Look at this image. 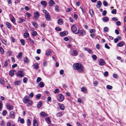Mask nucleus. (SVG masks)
I'll return each mask as SVG.
<instances>
[{"mask_svg": "<svg viewBox=\"0 0 126 126\" xmlns=\"http://www.w3.org/2000/svg\"><path fill=\"white\" fill-rule=\"evenodd\" d=\"M73 52L74 54V55L75 56H77L78 54V52L77 50H74L73 51Z\"/></svg>", "mask_w": 126, "mask_h": 126, "instance_id": "51", "label": "nucleus"}, {"mask_svg": "<svg viewBox=\"0 0 126 126\" xmlns=\"http://www.w3.org/2000/svg\"><path fill=\"white\" fill-rule=\"evenodd\" d=\"M43 12L45 14V15L49 13L46 10H43Z\"/></svg>", "mask_w": 126, "mask_h": 126, "instance_id": "64", "label": "nucleus"}, {"mask_svg": "<svg viewBox=\"0 0 126 126\" xmlns=\"http://www.w3.org/2000/svg\"><path fill=\"white\" fill-rule=\"evenodd\" d=\"M67 34V32L66 31H64L63 32H61L60 33V35L62 36H63L66 35Z\"/></svg>", "mask_w": 126, "mask_h": 126, "instance_id": "9", "label": "nucleus"}, {"mask_svg": "<svg viewBox=\"0 0 126 126\" xmlns=\"http://www.w3.org/2000/svg\"><path fill=\"white\" fill-rule=\"evenodd\" d=\"M45 120L47 122L48 124H49L51 123V120L50 119V118L48 117H46L45 119Z\"/></svg>", "mask_w": 126, "mask_h": 126, "instance_id": "27", "label": "nucleus"}, {"mask_svg": "<svg viewBox=\"0 0 126 126\" xmlns=\"http://www.w3.org/2000/svg\"><path fill=\"white\" fill-rule=\"evenodd\" d=\"M19 119H20V123L22 124H23L24 123V119L23 118L21 119V118L20 117H19Z\"/></svg>", "mask_w": 126, "mask_h": 126, "instance_id": "41", "label": "nucleus"}, {"mask_svg": "<svg viewBox=\"0 0 126 126\" xmlns=\"http://www.w3.org/2000/svg\"><path fill=\"white\" fill-rule=\"evenodd\" d=\"M74 68L75 70H77L80 72L82 73L84 71V67L81 64L76 63L74 64L73 65Z\"/></svg>", "mask_w": 126, "mask_h": 126, "instance_id": "1", "label": "nucleus"}, {"mask_svg": "<svg viewBox=\"0 0 126 126\" xmlns=\"http://www.w3.org/2000/svg\"><path fill=\"white\" fill-rule=\"evenodd\" d=\"M22 53L21 52H20L18 53V54L17 56V58L18 59H20L22 58Z\"/></svg>", "mask_w": 126, "mask_h": 126, "instance_id": "23", "label": "nucleus"}, {"mask_svg": "<svg viewBox=\"0 0 126 126\" xmlns=\"http://www.w3.org/2000/svg\"><path fill=\"white\" fill-rule=\"evenodd\" d=\"M28 80V79L27 78L25 77L24 78L23 80V82L24 83L27 82V81Z\"/></svg>", "mask_w": 126, "mask_h": 126, "instance_id": "48", "label": "nucleus"}, {"mask_svg": "<svg viewBox=\"0 0 126 126\" xmlns=\"http://www.w3.org/2000/svg\"><path fill=\"white\" fill-rule=\"evenodd\" d=\"M54 93L56 94L59 93V90L58 89H56L54 91Z\"/></svg>", "mask_w": 126, "mask_h": 126, "instance_id": "61", "label": "nucleus"}, {"mask_svg": "<svg viewBox=\"0 0 126 126\" xmlns=\"http://www.w3.org/2000/svg\"><path fill=\"white\" fill-rule=\"evenodd\" d=\"M40 115L42 117H44L47 116V114L43 112H41L40 113Z\"/></svg>", "mask_w": 126, "mask_h": 126, "instance_id": "22", "label": "nucleus"}, {"mask_svg": "<svg viewBox=\"0 0 126 126\" xmlns=\"http://www.w3.org/2000/svg\"><path fill=\"white\" fill-rule=\"evenodd\" d=\"M109 30V28L107 27H105L104 28V30L105 32H107Z\"/></svg>", "mask_w": 126, "mask_h": 126, "instance_id": "42", "label": "nucleus"}, {"mask_svg": "<svg viewBox=\"0 0 126 126\" xmlns=\"http://www.w3.org/2000/svg\"><path fill=\"white\" fill-rule=\"evenodd\" d=\"M6 24L8 28L10 29L12 28L9 22H6Z\"/></svg>", "mask_w": 126, "mask_h": 126, "instance_id": "25", "label": "nucleus"}, {"mask_svg": "<svg viewBox=\"0 0 126 126\" xmlns=\"http://www.w3.org/2000/svg\"><path fill=\"white\" fill-rule=\"evenodd\" d=\"M63 22L61 18H59L58 20V24L60 25H61L63 24Z\"/></svg>", "mask_w": 126, "mask_h": 126, "instance_id": "20", "label": "nucleus"}, {"mask_svg": "<svg viewBox=\"0 0 126 126\" xmlns=\"http://www.w3.org/2000/svg\"><path fill=\"white\" fill-rule=\"evenodd\" d=\"M32 24L33 26L35 28H38L37 24L35 22H33Z\"/></svg>", "mask_w": 126, "mask_h": 126, "instance_id": "40", "label": "nucleus"}, {"mask_svg": "<svg viewBox=\"0 0 126 126\" xmlns=\"http://www.w3.org/2000/svg\"><path fill=\"white\" fill-rule=\"evenodd\" d=\"M59 6L58 5H56L55 7V10L56 11L58 12L59 11Z\"/></svg>", "mask_w": 126, "mask_h": 126, "instance_id": "59", "label": "nucleus"}, {"mask_svg": "<svg viewBox=\"0 0 126 126\" xmlns=\"http://www.w3.org/2000/svg\"><path fill=\"white\" fill-rule=\"evenodd\" d=\"M107 88L109 89H111L112 88V87L110 85H108L107 86Z\"/></svg>", "mask_w": 126, "mask_h": 126, "instance_id": "52", "label": "nucleus"}, {"mask_svg": "<svg viewBox=\"0 0 126 126\" xmlns=\"http://www.w3.org/2000/svg\"><path fill=\"white\" fill-rule=\"evenodd\" d=\"M45 18L47 21H50L51 20V18L49 14H48L45 15Z\"/></svg>", "mask_w": 126, "mask_h": 126, "instance_id": "6", "label": "nucleus"}, {"mask_svg": "<svg viewBox=\"0 0 126 126\" xmlns=\"http://www.w3.org/2000/svg\"><path fill=\"white\" fill-rule=\"evenodd\" d=\"M42 80L41 78L40 77H38L36 81L37 82H38Z\"/></svg>", "mask_w": 126, "mask_h": 126, "instance_id": "60", "label": "nucleus"}, {"mask_svg": "<svg viewBox=\"0 0 126 126\" xmlns=\"http://www.w3.org/2000/svg\"><path fill=\"white\" fill-rule=\"evenodd\" d=\"M109 18L108 17H105L103 18V20L104 22H107L109 21Z\"/></svg>", "mask_w": 126, "mask_h": 126, "instance_id": "34", "label": "nucleus"}, {"mask_svg": "<svg viewBox=\"0 0 126 126\" xmlns=\"http://www.w3.org/2000/svg\"><path fill=\"white\" fill-rule=\"evenodd\" d=\"M111 13L113 14H115L116 13V10L115 9H113L111 11Z\"/></svg>", "mask_w": 126, "mask_h": 126, "instance_id": "46", "label": "nucleus"}, {"mask_svg": "<svg viewBox=\"0 0 126 126\" xmlns=\"http://www.w3.org/2000/svg\"><path fill=\"white\" fill-rule=\"evenodd\" d=\"M57 100L60 102H62L64 99V96L62 94H60L56 95Z\"/></svg>", "mask_w": 126, "mask_h": 126, "instance_id": "2", "label": "nucleus"}, {"mask_svg": "<svg viewBox=\"0 0 126 126\" xmlns=\"http://www.w3.org/2000/svg\"><path fill=\"white\" fill-rule=\"evenodd\" d=\"M24 35L25 38H27L29 36V34L28 32H26L24 33Z\"/></svg>", "mask_w": 126, "mask_h": 126, "instance_id": "43", "label": "nucleus"}, {"mask_svg": "<svg viewBox=\"0 0 126 126\" xmlns=\"http://www.w3.org/2000/svg\"><path fill=\"white\" fill-rule=\"evenodd\" d=\"M5 83V81L2 79H0V83L1 84L3 85Z\"/></svg>", "mask_w": 126, "mask_h": 126, "instance_id": "35", "label": "nucleus"}, {"mask_svg": "<svg viewBox=\"0 0 126 126\" xmlns=\"http://www.w3.org/2000/svg\"><path fill=\"white\" fill-rule=\"evenodd\" d=\"M125 45L123 42H121L117 44V46L119 47H121Z\"/></svg>", "mask_w": 126, "mask_h": 126, "instance_id": "18", "label": "nucleus"}, {"mask_svg": "<svg viewBox=\"0 0 126 126\" xmlns=\"http://www.w3.org/2000/svg\"><path fill=\"white\" fill-rule=\"evenodd\" d=\"M79 33L80 35L82 36H83L85 34V32L84 31L83 29H82L80 30H79Z\"/></svg>", "mask_w": 126, "mask_h": 126, "instance_id": "7", "label": "nucleus"}, {"mask_svg": "<svg viewBox=\"0 0 126 126\" xmlns=\"http://www.w3.org/2000/svg\"><path fill=\"white\" fill-rule=\"evenodd\" d=\"M38 85L40 88H42L44 87V84L41 81L39 83Z\"/></svg>", "mask_w": 126, "mask_h": 126, "instance_id": "28", "label": "nucleus"}, {"mask_svg": "<svg viewBox=\"0 0 126 126\" xmlns=\"http://www.w3.org/2000/svg\"><path fill=\"white\" fill-rule=\"evenodd\" d=\"M34 68L35 69L37 70L38 68L39 65L37 63H36L33 65Z\"/></svg>", "mask_w": 126, "mask_h": 126, "instance_id": "24", "label": "nucleus"}, {"mask_svg": "<svg viewBox=\"0 0 126 126\" xmlns=\"http://www.w3.org/2000/svg\"><path fill=\"white\" fill-rule=\"evenodd\" d=\"M33 123L34 126H38V122L35 120H33Z\"/></svg>", "mask_w": 126, "mask_h": 126, "instance_id": "26", "label": "nucleus"}, {"mask_svg": "<svg viewBox=\"0 0 126 126\" xmlns=\"http://www.w3.org/2000/svg\"><path fill=\"white\" fill-rule=\"evenodd\" d=\"M81 91L84 93H86L87 89L86 87H83L81 88Z\"/></svg>", "mask_w": 126, "mask_h": 126, "instance_id": "17", "label": "nucleus"}, {"mask_svg": "<svg viewBox=\"0 0 126 126\" xmlns=\"http://www.w3.org/2000/svg\"><path fill=\"white\" fill-rule=\"evenodd\" d=\"M92 58L94 60H95L97 59V57L95 55H94L92 56Z\"/></svg>", "mask_w": 126, "mask_h": 126, "instance_id": "50", "label": "nucleus"}, {"mask_svg": "<svg viewBox=\"0 0 126 126\" xmlns=\"http://www.w3.org/2000/svg\"><path fill=\"white\" fill-rule=\"evenodd\" d=\"M11 21L13 23H14L16 21V19L14 17H13L11 19Z\"/></svg>", "mask_w": 126, "mask_h": 126, "instance_id": "47", "label": "nucleus"}, {"mask_svg": "<svg viewBox=\"0 0 126 126\" xmlns=\"http://www.w3.org/2000/svg\"><path fill=\"white\" fill-rule=\"evenodd\" d=\"M50 49H48L47 50L46 52V55L47 56L50 55Z\"/></svg>", "mask_w": 126, "mask_h": 126, "instance_id": "29", "label": "nucleus"}, {"mask_svg": "<svg viewBox=\"0 0 126 126\" xmlns=\"http://www.w3.org/2000/svg\"><path fill=\"white\" fill-rule=\"evenodd\" d=\"M60 108L62 110H63L64 109V107L63 104H61L60 105Z\"/></svg>", "mask_w": 126, "mask_h": 126, "instance_id": "37", "label": "nucleus"}, {"mask_svg": "<svg viewBox=\"0 0 126 126\" xmlns=\"http://www.w3.org/2000/svg\"><path fill=\"white\" fill-rule=\"evenodd\" d=\"M103 3L104 6H107L108 5V3L106 1H104L103 2Z\"/></svg>", "mask_w": 126, "mask_h": 126, "instance_id": "44", "label": "nucleus"}, {"mask_svg": "<svg viewBox=\"0 0 126 126\" xmlns=\"http://www.w3.org/2000/svg\"><path fill=\"white\" fill-rule=\"evenodd\" d=\"M23 60H24V61L25 62H28L27 58L26 57H25L24 58Z\"/></svg>", "mask_w": 126, "mask_h": 126, "instance_id": "63", "label": "nucleus"}, {"mask_svg": "<svg viewBox=\"0 0 126 126\" xmlns=\"http://www.w3.org/2000/svg\"><path fill=\"white\" fill-rule=\"evenodd\" d=\"M34 16L35 17L34 18V19L36 20V18H38L39 17L40 14L37 12H36L34 13Z\"/></svg>", "mask_w": 126, "mask_h": 126, "instance_id": "10", "label": "nucleus"}, {"mask_svg": "<svg viewBox=\"0 0 126 126\" xmlns=\"http://www.w3.org/2000/svg\"><path fill=\"white\" fill-rule=\"evenodd\" d=\"M55 30L57 31H61V29L58 27H56Z\"/></svg>", "mask_w": 126, "mask_h": 126, "instance_id": "55", "label": "nucleus"}, {"mask_svg": "<svg viewBox=\"0 0 126 126\" xmlns=\"http://www.w3.org/2000/svg\"><path fill=\"white\" fill-rule=\"evenodd\" d=\"M3 107V104H2V101H0V111L1 110V109Z\"/></svg>", "mask_w": 126, "mask_h": 126, "instance_id": "49", "label": "nucleus"}, {"mask_svg": "<svg viewBox=\"0 0 126 126\" xmlns=\"http://www.w3.org/2000/svg\"><path fill=\"white\" fill-rule=\"evenodd\" d=\"M94 11L92 9L89 10V13L91 17H92L93 15Z\"/></svg>", "mask_w": 126, "mask_h": 126, "instance_id": "36", "label": "nucleus"}, {"mask_svg": "<svg viewBox=\"0 0 126 126\" xmlns=\"http://www.w3.org/2000/svg\"><path fill=\"white\" fill-rule=\"evenodd\" d=\"M8 60H6L4 63V65L5 66H7V65H8Z\"/></svg>", "mask_w": 126, "mask_h": 126, "instance_id": "53", "label": "nucleus"}, {"mask_svg": "<svg viewBox=\"0 0 126 126\" xmlns=\"http://www.w3.org/2000/svg\"><path fill=\"white\" fill-rule=\"evenodd\" d=\"M63 112H59L57 113L56 114V115L57 117H60L62 116L63 114Z\"/></svg>", "mask_w": 126, "mask_h": 126, "instance_id": "16", "label": "nucleus"}, {"mask_svg": "<svg viewBox=\"0 0 126 126\" xmlns=\"http://www.w3.org/2000/svg\"><path fill=\"white\" fill-rule=\"evenodd\" d=\"M27 40L30 42V44L31 45H33L34 43V41L33 40H32L30 38H29L27 39Z\"/></svg>", "mask_w": 126, "mask_h": 126, "instance_id": "19", "label": "nucleus"}, {"mask_svg": "<svg viewBox=\"0 0 126 126\" xmlns=\"http://www.w3.org/2000/svg\"><path fill=\"white\" fill-rule=\"evenodd\" d=\"M23 101L25 104L28 103L30 105H31L32 104V102L27 97V95L26 96L23 98Z\"/></svg>", "mask_w": 126, "mask_h": 126, "instance_id": "4", "label": "nucleus"}, {"mask_svg": "<svg viewBox=\"0 0 126 126\" xmlns=\"http://www.w3.org/2000/svg\"><path fill=\"white\" fill-rule=\"evenodd\" d=\"M17 74L18 77H23L24 75L23 71H18L17 72Z\"/></svg>", "mask_w": 126, "mask_h": 126, "instance_id": "5", "label": "nucleus"}, {"mask_svg": "<svg viewBox=\"0 0 126 126\" xmlns=\"http://www.w3.org/2000/svg\"><path fill=\"white\" fill-rule=\"evenodd\" d=\"M107 13V11H106L104 10L102 14V15L103 16H105L106 15V14Z\"/></svg>", "mask_w": 126, "mask_h": 126, "instance_id": "62", "label": "nucleus"}, {"mask_svg": "<svg viewBox=\"0 0 126 126\" xmlns=\"http://www.w3.org/2000/svg\"><path fill=\"white\" fill-rule=\"evenodd\" d=\"M71 29L72 32L75 33L77 34L79 32V29L77 28V27L75 25H72L71 27Z\"/></svg>", "mask_w": 126, "mask_h": 126, "instance_id": "3", "label": "nucleus"}, {"mask_svg": "<svg viewBox=\"0 0 126 126\" xmlns=\"http://www.w3.org/2000/svg\"><path fill=\"white\" fill-rule=\"evenodd\" d=\"M20 42L22 44V45L24 46L25 45V41L23 39H21L20 40Z\"/></svg>", "mask_w": 126, "mask_h": 126, "instance_id": "33", "label": "nucleus"}, {"mask_svg": "<svg viewBox=\"0 0 126 126\" xmlns=\"http://www.w3.org/2000/svg\"><path fill=\"white\" fill-rule=\"evenodd\" d=\"M10 116L11 118L14 119L15 118V112L13 111H11L10 113Z\"/></svg>", "mask_w": 126, "mask_h": 126, "instance_id": "11", "label": "nucleus"}, {"mask_svg": "<svg viewBox=\"0 0 126 126\" xmlns=\"http://www.w3.org/2000/svg\"><path fill=\"white\" fill-rule=\"evenodd\" d=\"M41 4L44 6L46 7L47 5V3L45 1H43L41 2Z\"/></svg>", "mask_w": 126, "mask_h": 126, "instance_id": "21", "label": "nucleus"}, {"mask_svg": "<svg viewBox=\"0 0 126 126\" xmlns=\"http://www.w3.org/2000/svg\"><path fill=\"white\" fill-rule=\"evenodd\" d=\"M27 125L28 126H29L31 124V122L30 120V119H28L27 120Z\"/></svg>", "mask_w": 126, "mask_h": 126, "instance_id": "39", "label": "nucleus"}, {"mask_svg": "<svg viewBox=\"0 0 126 126\" xmlns=\"http://www.w3.org/2000/svg\"><path fill=\"white\" fill-rule=\"evenodd\" d=\"M7 54H8L9 56H11L12 55V52L10 50L8 51L7 52Z\"/></svg>", "mask_w": 126, "mask_h": 126, "instance_id": "38", "label": "nucleus"}, {"mask_svg": "<svg viewBox=\"0 0 126 126\" xmlns=\"http://www.w3.org/2000/svg\"><path fill=\"white\" fill-rule=\"evenodd\" d=\"M51 97L50 96H48L47 98V101L51 102Z\"/></svg>", "mask_w": 126, "mask_h": 126, "instance_id": "57", "label": "nucleus"}, {"mask_svg": "<svg viewBox=\"0 0 126 126\" xmlns=\"http://www.w3.org/2000/svg\"><path fill=\"white\" fill-rule=\"evenodd\" d=\"M7 112L6 110H4L2 112V114L3 116H5L7 113Z\"/></svg>", "mask_w": 126, "mask_h": 126, "instance_id": "58", "label": "nucleus"}, {"mask_svg": "<svg viewBox=\"0 0 126 126\" xmlns=\"http://www.w3.org/2000/svg\"><path fill=\"white\" fill-rule=\"evenodd\" d=\"M41 96V94H37L36 95V98L38 99H40Z\"/></svg>", "mask_w": 126, "mask_h": 126, "instance_id": "56", "label": "nucleus"}, {"mask_svg": "<svg viewBox=\"0 0 126 126\" xmlns=\"http://www.w3.org/2000/svg\"><path fill=\"white\" fill-rule=\"evenodd\" d=\"M14 71L12 69V70L11 71H10L9 72V75H10L11 76H13L14 75Z\"/></svg>", "mask_w": 126, "mask_h": 126, "instance_id": "31", "label": "nucleus"}, {"mask_svg": "<svg viewBox=\"0 0 126 126\" xmlns=\"http://www.w3.org/2000/svg\"><path fill=\"white\" fill-rule=\"evenodd\" d=\"M97 4L96 6L98 8H99L101 6L102 4L101 1H98L97 2Z\"/></svg>", "mask_w": 126, "mask_h": 126, "instance_id": "14", "label": "nucleus"}, {"mask_svg": "<svg viewBox=\"0 0 126 126\" xmlns=\"http://www.w3.org/2000/svg\"><path fill=\"white\" fill-rule=\"evenodd\" d=\"M42 102L41 101H39L37 104V107L39 108L42 105Z\"/></svg>", "mask_w": 126, "mask_h": 126, "instance_id": "30", "label": "nucleus"}, {"mask_svg": "<svg viewBox=\"0 0 126 126\" xmlns=\"http://www.w3.org/2000/svg\"><path fill=\"white\" fill-rule=\"evenodd\" d=\"M49 6H52L55 4L54 1L53 0H50L49 2Z\"/></svg>", "mask_w": 126, "mask_h": 126, "instance_id": "15", "label": "nucleus"}, {"mask_svg": "<svg viewBox=\"0 0 126 126\" xmlns=\"http://www.w3.org/2000/svg\"><path fill=\"white\" fill-rule=\"evenodd\" d=\"M105 63V61L102 59H101L99 61V64L100 65L103 66L104 65Z\"/></svg>", "mask_w": 126, "mask_h": 126, "instance_id": "8", "label": "nucleus"}, {"mask_svg": "<svg viewBox=\"0 0 126 126\" xmlns=\"http://www.w3.org/2000/svg\"><path fill=\"white\" fill-rule=\"evenodd\" d=\"M37 32L35 31L33 32L32 33V34L33 36H35L37 35Z\"/></svg>", "mask_w": 126, "mask_h": 126, "instance_id": "54", "label": "nucleus"}, {"mask_svg": "<svg viewBox=\"0 0 126 126\" xmlns=\"http://www.w3.org/2000/svg\"><path fill=\"white\" fill-rule=\"evenodd\" d=\"M18 19V22L19 23H21L25 21V19L21 17L19 18Z\"/></svg>", "mask_w": 126, "mask_h": 126, "instance_id": "13", "label": "nucleus"}, {"mask_svg": "<svg viewBox=\"0 0 126 126\" xmlns=\"http://www.w3.org/2000/svg\"><path fill=\"white\" fill-rule=\"evenodd\" d=\"M6 106L7 109L10 110H12L13 108V106L9 104H7Z\"/></svg>", "mask_w": 126, "mask_h": 126, "instance_id": "12", "label": "nucleus"}, {"mask_svg": "<svg viewBox=\"0 0 126 126\" xmlns=\"http://www.w3.org/2000/svg\"><path fill=\"white\" fill-rule=\"evenodd\" d=\"M21 81L20 80L16 81L14 83L16 85H18L21 83Z\"/></svg>", "mask_w": 126, "mask_h": 126, "instance_id": "32", "label": "nucleus"}, {"mask_svg": "<svg viewBox=\"0 0 126 126\" xmlns=\"http://www.w3.org/2000/svg\"><path fill=\"white\" fill-rule=\"evenodd\" d=\"M0 51L1 54H3L4 53V50L1 47H0Z\"/></svg>", "mask_w": 126, "mask_h": 126, "instance_id": "45", "label": "nucleus"}]
</instances>
